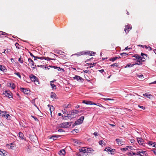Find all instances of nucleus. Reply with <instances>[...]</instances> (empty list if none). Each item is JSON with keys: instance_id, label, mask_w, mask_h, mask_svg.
Segmentation results:
<instances>
[{"instance_id": "nucleus-10", "label": "nucleus", "mask_w": 156, "mask_h": 156, "mask_svg": "<svg viewBox=\"0 0 156 156\" xmlns=\"http://www.w3.org/2000/svg\"><path fill=\"white\" fill-rule=\"evenodd\" d=\"M137 140L138 143L144 146L145 144L143 139L141 138H137Z\"/></svg>"}, {"instance_id": "nucleus-56", "label": "nucleus", "mask_w": 156, "mask_h": 156, "mask_svg": "<svg viewBox=\"0 0 156 156\" xmlns=\"http://www.w3.org/2000/svg\"><path fill=\"white\" fill-rule=\"evenodd\" d=\"M58 131L60 132H64V131L62 129H59L58 130Z\"/></svg>"}, {"instance_id": "nucleus-35", "label": "nucleus", "mask_w": 156, "mask_h": 156, "mask_svg": "<svg viewBox=\"0 0 156 156\" xmlns=\"http://www.w3.org/2000/svg\"><path fill=\"white\" fill-rule=\"evenodd\" d=\"M9 86L12 89H14L15 87V84H14V83H10Z\"/></svg>"}, {"instance_id": "nucleus-16", "label": "nucleus", "mask_w": 156, "mask_h": 156, "mask_svg": "<svg viewBox=\"0 0 156 156\" xmlns=\"http://www.w3.org/2000/svg\"><path fill=\"white\" fill-rule=\"evenodd\" d=\"M116 141L118 144L119 145H122L123 144V142L122 141V140L119 139H116Z\"/></svg>"}, {"instance_id": "nucleus-34", "label": "nucleus", "mask_w": 156, "mask_h": 156, "mask_svg": "<svg viewBox=\"0 0 156 156\" xmlns=\"http://www.w3.org/2000/svg\"><path fill=\"white\" fill-rule=\"evenodd\" d=\"M84 52H85L84 51H82L81 52H78L76 53V55H77L78 56H79L81 55H84Z\"/></svg>"}, {"instance_id": "nucleus-14", "label": "nucleus", "mask_w": 156, "mask_h": 156, "mask_svg": "<svg viewBox=\"0 0 156 156\" xmlns=\"http://www.w3.org/2000/svg\"><path fill=\"white\" fill-rule=\"evenodd\" d=\"M21 91L26 94H28L30 92V91L26 88L21 87L20 88Z\"/></svg>"}, {"instance_id": "nucleus-50", "label": "nucleus", "mask_w": 156, "mask_h": 156, "mask_svg": "<svg viewBox=\"0 0 156 156\" xmlns=\"http://www.w3.org/2000/svg\"><path fill=\"white\" fill-rule=\"evenodd\" d=\"M56 69L58 71H61V70H64L63 69L61 68L60 67H56Z\"/></svg>"}, {"instance_id": "nucleus-19", "label": "nucleus", "mask_w": 156, "mask_h": 156, "mask_svg": "<svg viewBox=\"0 0 156 156\" xmlns=\"http://www.w3.org/2000/svg\"><path fill=\"white\" fill-rule=\"evenodd\" d=\"M53 81H51L50 84L53 89H55L56 88V87L55 84L53 83Z\"/></svg>"}, {"instance_id": "nucleus-47", "label": "nucleus", "mask_w": 156, "mask_h": 156, "mask_svg": "<svg viewBox=\"0 0 156 156\" xmlns=\"http://www.w3.org/2000/svg\"><path fill=\"white\" fill-rule=\"evenodd\" d=\"M18 61L20 63H23V60L21 59V57H20L19 58Z\"/></svg>"}, {"instance_id": "nucleus-29", "label": "nucleus", "mask_w": 156, "mask_h": 156, "mask_svg": "<svg viewBox=\"0 0 156 156\" xmlns=\"http://www.w3.org/2000/svg\"><path fill=\"white\" fill-rule=\"evenodd\" d=\"M86 150L88 154H89L90 153H91L93 151V149L90 148H86Z\"/></svg>"}, {"instance_id": "nucleus-41", "label": "nucleus", "mask_w": 156, "mask_h": 156, "mask_svg": "<svg viewBox=\"0 0 156 156\" xmlns=\"http://www.w3.org/2000/svg\"><path fill=\"white\" fill-rule=\"evenodd\" d=\"M62 111L63 114L67 113V111L66 109V108H64L62 110Z\"/></svg>"}, {"instance_id": "nucleus-58", "label": "nucleus", "mask_w": 156, "mask_h": 156, "mask_svg": "<svg viewBox=\"0 0 156 156\" xmlns=\"http://www.w3.org/2000/svg\"><path fill=\"white\" fill-rule=\"evenodd\" d=\"M152 151H153V153L155 154H156V149H154Z\"/></svg>"}, {"instance_id": "nucleus-59", "label": "nucleus", "mask_w": 156, "mask_h": 156, "mask_svg": "<svg viewBox=\"0 0 156 156\" xmlns=\"http://www.w3.org/2000/svg\"><path fill=\"white\" fill-rule=\"evenodd\" d=\"M98 71L101 72V73H102L104 71V70L103 69H101V70H98Z\"/></svg>"}, {"instance_id": "nucleus-33", "label": "nucleus", "mask_w": 156, "mask_h": 156, "mask_svg": "<svg viewBox=\"0 0 156 156\" xmlns=\"http://www.w3.org/2000/svg\"><path fill=\"white\" fill-rule=\"evenodd\" d=\"M28 61L30 63H31L32 66H34V62L30 58H29L28 59Z\"/></svg>"}, {"instance_id": "nucleus-43", "label": "nucleus", "mask_w": 156, "mask_h": 156, "mask_svg": "<svg viewBox=\"0 0 156 156\" xmlns=\"http://www.w3.org/2000/svg\"><path fill=\"white\" fill-rule=\"evenodd\" d=\"M120 55H122L123 56H125L128 55V54H127L126 53L123 52L122 53H121Z\"/></svg>"}, {"instance_id": "nucleus-37", "label": "nucleus", "mask_w": 156, "mask_h": 156, "mask_svg": "<svg viewBox=\"0 0 156 156\" xmlns=\"http://www.w3.org/2000/svg\"><path fill=\"white\" fill-rule=\"evenodd\" d=\"M19 137L21 138L22 139H23V137L24 136V135L21 132H19Z\"/></svg>"}, {"instance_id": "nucleus-11", "label": "nucleus", "mask_w": 156, "mask_h": 156, "mask_svg": "<svg viewBox=\"0 0 156 156\" xmlns=\"http://www.w3.org/2000/svg\"><path fill=\"white\" fill-rule=\"evenodd\" d=\"M133 57L136 58V59H133V60L134 61L137 60L136 62H137L138 61H139L140 60V58H141V56H140V55L137 54H134L133 56Z\"/></svg>"}, {"instance_id": "nucleus-13", "label": "nucleus", "mask_w": 156, "mask_h": 156, "mask_svg": "<svg viewBox=\"0 0 156 156\" xmlns=\"http://www.w3.org/2000/svg\"><path fill=\"white\" fill-rule=\"evenodd\" d=\"M7 152L3 149H0V154L2 156H6L7 155Z\"/></svg>"}, {"instance_id": "nucleus-12", "label": "nucleus", "mask_w": 156, "mask_h": 156, "mask_svg": "<svg viewBox=\"0 0 156 156\" xmlns=\"http://www.w3.org/2000/svg\"><path fill=\"white\" fill-rule=\"evenodd\" d=\"M80 153L79 154H83L87 152L86 148L83 147L81 149H79Z\"/></svg>"}, {"instance_id": "nucleus-23", "label": "nucleus", "mask_w": 156, "mask_h": 156, "mask_svg": "<svg viewBox=\"0 0 156 156\" xmlns=\"http://www.w3.org/2000/svg\"><path fill=\"white\" fill-rule=\"evenodd\" d=\"M51 98H56V95L54 92H51Z\"/></svg>"}, {"instance_id": "nucleus-32", "label": "nucleus", "mask_w": 156, "mask_h": 156, "mask_svg": "<svg viewBox=\"0 0 156 156\" xmlns=\"http://www.w3.org/2000/svg\"><path fill=\"white\" fill-rule=\"evenodd\" d=\"M82 102L86 105H91V101H83Z\"/></svg>"}, {"instance_id": "nucleus-21", "label": "nucleus", "mask_w": 156, "mask_h": 156, "mask_svg": "<svg viewBox=\"0 0 156 156\" xmlns=\"http://www.w3.org/2000/svg\"><path fill=\"white\" fill-rule=\"evenodd\" d=\"M137 65V64H136V63L135 64H132L130 63H129L127 64L125 67V68L127 67H133L134 65Z\"/></svg>"}, {"instance_id": "nucleus-39", "label": "nucleus", "mask_w": 156, "mask_h": 156, "mask_svg": "<svg viewBox=\"0 0 156 156\" xmlns=\"http://www.w3.org/2000/svg\"><path fill=\"white\" fill-rule=\"evenodd\" d=\"M102 99L104 101H106L107 100H110V101H113L114 99H112L109 98H102Z\"/></svg>"}, {"instance_id": "nucleus-51", "label": "nucleus", "mask_w": 156, "mask_h": 156, "mask_svg": "<svg viewBox=\"0 0 156 156\" xmlns=\"http://www.w3.org/2000/svg\"><path fill=\"white\" fill-rule=\"evenodd\" d=\"M83 72L84 73H90V71H89V70H83Z\"/></svg>"}, {"instance_id": "nucleus-9", "label": "nucleus", "mask_w": 156, "mask_h": 156, "mask_svg": "<svg viewBox=\"0 0 156 156\" xmlns=\"http://www.w3.org/2000/svg\"><path fill=\"white\" fill-rule=\"evenodd\" d=\"M3 94L7 97L10 98H12V93L9 91H5Z\"/></svg>"}, {"instance_id": "nucleus-40", "label": "nucleus", "mask_w": 156, "mask_h": 156, "mask_svg": "<svg viewBox=\"0 0 156 156\" xmlns=\"http://www.w3.org/2000/svg\"><path fill=\"white\" fill-rule=\"evenodd\" d=\"M73 141L74 143L78 144H80L81 143V142H79L78 140L76 139H74L73 140Z\"/></svg>"}, {"instance_id": "nucleus-38", "label": "nucleus", "mask_w": 156, "mask_h": 156, "mask_svg": "<svg viewBox=\"0 0 156 156\" xmlns=\"http://www.w3.org/2000/svg\"><path fill=\"white\" fill-rule=\"evenodd\" d=\"M83 51L85 52H84V55H90V51Z\"/></svg>"}, {"instance_id": "nucleus-7", "label": "nucleus", "mask_w": 156, "mask_h": 156, "mask_svg": "<svg viewBox=\"0 0 156 156\" xmlns=\"http://www.w3.org/2000/svg\"><path fill=\"white\" fill-rule=\"evenodd\" d=\"M79 112V111L78 110H73L69 112V114H67V115L66 117H68L69 115H73L77 114Z\"/></svg>"}, {"instance_id": "nucleus-42", "label": "nucleus", "mask_w": 156, "mask_h": 156, "mask_svg": "<svg viewBox=\"0 0 156 156\" xmlns=\"http://www.w3.org/2000/svg\"><path fill=\"white\" fill-rule=\"evenodd\" d=\"M96 63H87V65L89 66L90 65V66H94Z\"/></svg>"}, {"instance_id": "nucleus-55", "label": "nucleus", "mask_w": 156, "mask_h": 156, "mask_svg": "<svg viewBox=\"0 0 156 156\" xmlns=\"http://www.w3.org/2000/svg\"><path fill=\"white\" fill-rule=\"evenodd\" d=\"M94 135L95 136H98V133L97 132H95L94 133Z\"/></svg>"}, {"instance_id": "nucleus-48", "label": "nucleus", "mask_w": 156, "mask_h": 156, "mask_svg": "<svg viewBox=\"0 0 156 156\" xmlns=\"http://www.w3.org/2000/svg\"><path fill=\"white\" fill-rule=\"evenodd\" d=\"M148 144L149 145L153 146V144H154V142L153 143L152 141H149Z\"/></svg>"}, {"instance_id": "nucleus-24", "label": "nucleus", "mask_w": 156, "mask_h": 156, "mask_svg": "<svg viewBox=\"0 0 156 156\" xmlns=\"http://www.w3.org/2000/svg\"><path fill=\"white\" fill-rule=\"evenodd\" d=\"M120 58V57L119 56H118V57H115L113 58H111L109 59V60L111 61L114 62L115 61L119 58Z\"/></svg>"}, {"instance_id": "nucleus-45", "label": "nucleus", "mask_w": 156, "mask_h": 156, "mask_svg": "<svg viewBox=\"0 0 156 156\" xmlns=\"http://www.w3.org/2000/svg\"><path fill=\"white\" fill-rule=\"evenodd\" d=\"M137 76L139 78H141L142 79L144 78V76L142 74L138 75H137Z\"/></svg>"}, {"instance_id": "nucleus-18", "label": "nucleus", "mask_w": 156, "mask_h": 156, "mask_svg": "<svg viewBox=\"0 0 156 156\" xmlns=\"http://www.w3.org/2000/svg\"><path fill=\"white\" fill-rule=\"evenodd\" d=\"M73 78L74 80H76L77 81H79V80H83L81 77L78 76H75L73 77Z\"/></svg>"}, {"instance_id": "nucleus-57", "label": "nucleus", "mask_w": 156, "mask_h": 156, "mask_svg": "<svg viewBox=\"0 0 156 156\" xmlns=\"http://www.w3.org/2000/svg\"><path fill=\"white\" fill-rule=\"evenodd\" d=\"M97 104V105H98L100 107H103L102 105H101L99 103H98Z\"/></svg>"}, {"instance_id": "nucleus-6", "label": "nucleus", "mask_w": 156, "mask_h": 156, "mask_svg": "<svg viewBox=\"0 0 156 156\" xmlns=\"http://www.w3.org/2000/svg\"><path fill=\"white\" fill-rule=\"evenodd\" d=\"M84 118V116H82L81 117L80 119L75 122L74 123L75 125H78L82 124L83 122Z\"/></svg>"}, {"instance_id": "nucleus-63", "label": "nucleus", "mask_w": 156, "mask_h": 156, "mask_svg": "<svg viewBox=\"0 0 156 156\" xmlns=\"http://www.w3.org/2000/svg\"><path fill=\"white\" fill-rule=\"evenodd\" d=\"M154 144H153V147L156 148V144L155 142H154Z\"/></svg>"}, {"instance_id": "nucleus-30", "label": "nucleus", "mask_w": 156, "mask_h": 156, "mask_svg": "<svg viewBox=\"0 0 156 156\" xmlns=\"http://www.w3.org/2000/svg\"><path fill=\"white\" fill-rule=\"evenodd\" d=\"M71 104H69L67 105H64L63 106V107L64 108H66L71 107Z\"/></svg>"}, {"instance_id": "nucleus-49", "label": "nucleus", "mask_w": 156, "mask_h": 156, "mask_svg": "<svg viewBox=\"0 0 156 156\" xmlns=\"http://www.w3.org/2000/svg\"><path fill=\"white\" fill-rule=\"evenodd\" d=\"M0 34H2V35H5L6 34H7L4 32L0 31Z\"/></svg>"}, {"instance_id": "nucleus-46", "label": "nucleus", "mask_w": 156, "mask_h": 156, "mask_svg": "<svg viewBox=\"0 0 156 156\" xmlns=\"http://www.w3.org/2000/svg\"><path fill=\"white\" fill-rule=\"evenodd\" d=\"M111 66H112V67H115V66H116V67H117L118 66V65L117 64V63H114V64L111 65Z\"/></svg>"}, {"instance_id": "nucleus-53", "label": "nucleus", "mask_w": 156, "mask_h": 156, "mask_svg": "<svg viewBox=\"0 0 156 156\" xmlns=\"http://www.w3.org/2000/svg\"><path fill=\"white\" fill-rule=\"evenodd\" d=\"M138 107H139L140 108L143 109V110H144L145 108V107H144V106H140V105H138Z\"/></svg>"}, {"instance_id": "nucleus-1", "label": "nucleus", "mask_w": 156, "mask_h": 156, "mask_svg": "<svg viewBox=\"0 0 156 156\" xmlns=\"http://www.w3.org/2000/svg\"><path fill=\"white\" fill-rule=\"evenodd\" d=\"M132 153L133 154H136L139 155L140 156H146L147 155V153L146 151H143L141 150H137L136 152H132Z\"/></svg>"}, {"instance_id": "nucleus-62", "label": "nucleus", "mask_w": 156, "mask_h": 156, "mask_svg": "<svg viewBox=\"0 0 156 156\" xmlns=\"http://www.w3.org/2000/svg\"><path fill=\"white\" fill-rule=\"evenodd\" d=\"M58 115L59 116H62V117L63 116V115L61 113H58Z\"/></svg>"}, {"instance_id": "nucleus-44", "label": "nucleus", "mask_w": 156, "mask_h": 156, "mask_svg": "<svg viewBox=\"0 0 156 156\" xmlns=\"http://www.w3.org/2000/svg\"><path fill=\"white\" fill-rule=\"evenodd\" d=\"M14 74L17 75L20 78H21V76L19 72L15 73Z\"/></svg>"}, {"instance_id": "nucleus-17", "label": "nucleus", "mask_w": 156, "mask_h": 156, "mask_svg": "<svg viewBox=\"0 0 156 156\" xmlns=\"http://www.w3.org/2000/svg\"><path fill=\"white\" fill-rule=\"evenodd\" d=\"M61 136L58 135H54L51 137V139H52L53 140H56L57 139Z\"/></svg>"}, {"instance_id": "nucleus-8", "label": "nucleus", "mask_w": 156, "mask_h": 156, "mask_svg": "<svg viewBox=\"0 0 156 156\" xmlns=\"http://www.w3.org/2000/svg\"><path fill=\"white\" fill-rule=\"evenodd\" d=\"M132 28V27L129 24H128L127 25L125 26V28L124 31H125L126 34L128 33L130 30Z\"/></svg>"}, {"instance_id": "nucleus-4", "label": "nucleus", "mask_w": 156, "mask_h": 156, "mask_svg": "<svg viewBox=\"0 0 156 156\" xmlns=\"http://www.w3.org/2000/svg\"><path fill=\"white\" fill-rule=\"evenodd\" d=\"M30 80L32 81H33L36 85H37L39 83L38 78L34 75L33 74L31 75L30 76Z\"/></svg>"}, {"instance_id": "nucleus-28", "label": "nucleus", "mask_w": 156, "mask_h": 156, "mask_svg": "<svg viewBox=\"0 0 156 156\" xmlns=\"http://www.w3.org/2000/svg\"><path fill=\"white\" fill-rule=\"evenodd\" d=\"M78 155L79 156H89L88 153L87 152H86L83 154H78Z\"/></svg>"}, {"instance_id": "nucleus-61", "label": "nucleus", "mask_w": 156, "mask_h": 156, "mask_svg": "<svg viewBox=\"0 0 156 156\" xmlns=\"http://www.w3.org/2000/svg\"><path fill=\"white\" fill-rule=\"evenodd\" d=\"M152 49L150 47H148V50L149 51L151 50Z\"/></svg>"}, {"instance_id": "nucleus-25", "label": "nucleus", "mask_w": 156, "mask_h": 156, "mask_svg": "<svg viewBox=\"0 0 156 156\" xmlns=\"http://www.w3.org/2000/svg\"><path fill=\"white\" fill-rule=\"evenodd\" d=\"M113 150V149H111L110 147H108V148H106L104 150L107 151L108 152H112Z\"/></svg>"}, {"instance_id": "nucleus-27", "label": "nucleus", "mask_w": 156, "mask_h": 156, "mask_svg": "<svg viewBox=\"0 0 156 156\" xmlns=\"http://www.w3.org/2000/svg\"><path fill=\"white\" fill-rule=\"evenodd\" d=\"M6 69L4 66H2V65H0V70L3 72H5V70Z\"/></svg>"}, {"instance_id": "nucleus-31", "label": "nucleus", "mask_w": 156, "mask_h": 156, "mask_svg": "<svg viewBox=\"0 0 156 156\" xmlns=\"http://www.w3.org/2000/svg\"><path fill=\"white\" fill-rule=\"evenodd\" d=\"M143 96L146 97L148 98H150V96H151V94H149L145 93L143 94Z\"/></svg>"}, {"instance_id": "nucleus-64", "label": "nucleus", "mask_w": 156, "mask_h": 156, "mask_svg": "<svg viewBox=\"0 0 156 156\" xmlns=\"http://www.w3.org/2000/svg\"><path fill=\"white\" fill-rule=\"evenodd\" d=\"M93 66H90L87 67V69H88L89 68H91V67H92Z\"/></svg>"}, {"instance_id": "nucleus-5", "label": "nucleus", "mask_w": 156, "mask_h": 156, "mask_svg": "<svg viewBox=\"0 0 156 156\" xmlns=\"http://www.w3.org/2000/svg\"><path fill=\"white\" fill-rule=\"evenodd\" d=\"M71 126L69 122H63L59 125V127L61 128H67Z\"/></svg>"}, {"instance_id": "nucleus-20", "label": "nucleus", "mask_w": 156, "mask_h": 156, "mask_svg": "<svg viewBox=\"0 0 156 156\" xmlns=\"http://www.w3.org/2000/svg\"><path fill=\"white\" fill-rule=\"evenodd\" d=\"M48 106L49 108V110L51 112V115L52 113V111H53L54 110V108L53 106L51 105H48Z\"/></svg>"}, {"instance_id": "nucleus-3", "label": "nucleus", "mask_w": 156, "mask_h": 156, "mask_svg": "<svg viewBox=\"0 0 156 156\" xmlns=\"http://www.w3.org/2000/svg\"><path fill=\"white\" fill-rule=\"evenodd\" d=\"M141 58H140V60L138 61L137 62H136V64H137L138 65H141L143 64V62L145 61L146 58H143V55L145 56L146 57H147V55L141 53Z\"/></svg>"}, {"instance_id": "nucleus-2", "label": "nucleus", "mask_w": 156, "mask_h": 156, "mask_svg": "<svg viewBox=\"0 0 156 156\" xmlns=\"http://www.w3.org/2000/svg\"><path fill=\"white\" fill-rule=\"evenodd\" d=\"M30 54L31 56L35 58H38V59H40L41 60H43V59H44L47 60H48V61H50L51 60H55V59L50 58L48 57H38L37 56H35L32 54V53L31 52H30Z\"/></svg>"}, {"instance_id": "nucleus-54", "label": "nucleus", "mask_w": 156, "mask_h": 156, "mask_svg": "<svg viewBox=\"0 0 156 156\" xmlns=\"http://www.w3.org/2000/svg\"><path fill=\"white\" fill-rule=\"evenodd\" d=\"M90 56L93 55L94 54H95V52L92 51H90Z\"/></svg>"}, {"instance_id": "nucleus-26", "label": "nucleus", "mask_w": 156, "mask_h": 156, "mask_svg": "<svg viewBox=\"0 0 156 156\" xmlns=\"http://www.w3.org/2000/svg\"><path fill=\"white\" fill-rule=\"evenodd\" d=\"M6 113V112L2 111L0 110V115L2 117H5V116Z\"/></svg>"}, {"instance_id": "nucleus-52", "label": "nucleus", "mask_w": 156, "mask_h": 156, "mask_svg": "<svg viewBox=\"0 0 156 156\" xmlns=\"http://www.w3.org/2000/svg\"><path fill=\"white\" fill-rule=\"evenodd\" d=\"M10 116V115L9 114H6L5 116V118H6V119H8L9 118V117Z\"/></svg>"}, {"instance_id": "nucleus-36", "label": "nucleus", "mask_w": 156, "mask_h": 156, "mask_svg": "<svg viewBox=\"0 0 156 156\" xmlns=\"http://www.w3.org/2000/svg\"><path fill=\"white\" fill-rule=\"evenodd\" d=\"M99 144L102 146L103 145H105V143L102 140H100L99 141Z\"/></svg>"}, {"instance_id": "nucleus-22", "label": "nucleus", "mask_w": 156, "mask_h": 156, "mask_svg": "<svg viewBox=\"0 0 156 156\" xmlns=\"http://www.w3.org/2000/svg\"><path fill=\"white\" fill-rule=\"evenodd\" d=\"M132 147L130 146H127L125 148H124L121 149V150L123 151H125L128 150V148H129L130 149H132L131 148Z\"/></svg>"}, {"instance_id": "nucleus-60", "label": "nucleus", "mask_w": 156, "mask_h": 156, "mask_svg": "<svg viewBox=\"0 0 156 156\" xmlns=\"http://www.w3.org/2000/svg\"><path fill=\"white\" fill-rule=\"evenodd\" d=\"M91 105H97V104H96L95 103H94L92 101H91Z\"/></svg>"}, {"instance_id": "nucleus-15", "label": "nucleus", "mask_w": 156, "mask_h": 156, "mask_svg": "<svg viewBox=\"0 0 156 156\" xmlns=\"http://www.w3.org/2000/svg\"><path fill=\"white\" fill-rule=\"evenodd\" d=\"M65 153V151L64 149H62L60 150L58 152V154L61 156H64Z\"/></svg>"}]
</instances>
